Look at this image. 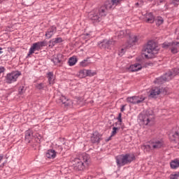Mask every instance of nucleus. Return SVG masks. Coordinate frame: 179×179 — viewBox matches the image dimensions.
<instances>
[{"label": "nucleus", "instance_id": "nucleus-1", "mask_svg": "<svg viewBox=\"0 0 179 179\" xmlns=\"http://www.w3.org/2000/svg\"><path fill=\"white\" fill-rule=\"evenodd\" d=\"M110 9H112L111 7H108L107 3L105 2L104 5L101 6L100 8L90 12L88 17L90 20H93L95 22H101V17L106 16Z\"/></svg>", "mask_w": 179, "mask_h": 179}, {"label": "nucleus", "instance_id": "nucleus-2", "mask_svg": "<svg viewBox=\"0 0 179 179\" xmlns=\"http://www.w3.org/2000/svg\"><path fill=\"white\" fill-rule=\"evenodd\" d=\"M90 164V156L83 153L78 157L74 159L73 169L76 171H82Z\"/></svg>", "mask_w": 179, "mask_h": 179}, {"label": "nucleus", "instance_id": "nucleus-3", "mask_svg": "<svg viewBox=\"0 0 179 179\" xmlns=\"http://www.w3.org/2000/svg\"><path fill=\"white\" fill-rule=\"evenodd\" d=\"M159 52V49L154 41H148V44L143 49V57L147 59L155 58V55Z\"/></svg>", "mask_w": 179, "mask_h": 179}, {"label": "nucleus", "instance_id": "nucleus-4", "mask_svg": "<svg viewBox=\"0 0 179 179\" xmlns=\"http://www.w3.org/2000/svg\"><path fill=\"white\" fill-rule=\"evenodd\" d=\"M135 155L134 153H127L125 155H120L116 157V163L119 167L131 164L135 160Z\"/></svg>", "mask_w": 179, "mask_h": 179}, {"label": "nucleus", "instance_id": "nucleus-5", "mask_svg": "<svg viewBox=\"0 0 179 179\" xmlns=\"http://www.w3.org/2000/svg\"><path fill=\"white\" fill-rule=\"evenodd\" d=\"M164 146V143H163L162 140L153 139L150 141V145H145V148L150 150H157L159 149H162Z\"/></svg>", "mask_w": 179, "mask_h": 179}, {"label": "nucleus", "instance_id": "nucleus-6", "mask_svg": "<svg viewBox=\"0 0 179 179\" xmlns=\"http://www.w3.org/2000/svg\"><path fill=\"white\" fill-rule=\"evenodd\" d=\"M20 75H22V73H20V71H13L11 73H7L5 77L6 83H8V85L14 83V82H16L17 80V78H19V76H20Z\"/></svg>", "mask_w": 179, "mask_h": 179}, {"label": "nucleus", "instance_id": "nucleus-7", "mask_svg": "<svg viewBox=\"0 0 179 179\" xmlns=\"http://www.w3.org/2000/svg\"><path fill=\"white\" fill-rule=\"evenodd\" d=\"M153 110H148L145 114L140 119L143 125H149L150 122H153Z\"/></svg>", "mask_w": 179, "mask_h": 179}, {"label": "nucleus", "instance_id": "nucleus-8", "mask_svg": "<svg viewBox=\"0 0 179 179\" xmlns=\"http://www.w3.org/2000/svg\"><path fill=\"white\" fill-rule=\"evenodd\" d=\"M117 41L112 39H103L102 41L98 42V45L103 50H110L113 45H115Z\"/></svg>", "mask_w": 179, "mask_h": 179}, {"label": "nucleus", "instance_id": "nucleus-9", "mask_svg": "<svg viewBox=\"0 0 179 179\" xmlns=\"http://www.w3.org/2000/svg\"><path fill=\"white\" fill-rule=\"evenodd\" d=\"M163 48H169L172 54H177L178 52L179 42H164L162 44Z\"/></svg>", "mask_w": 179, "mask_h": 179}, {"label": "nucleus", "instance_id": "nucleus-10", "mask_svg": "<svg viewBox=\"0 0 179 179\" xmlns=\"http://www.w3.org/2000/svg\"><path fill=\"white\" fill-rule=\"evenodd\" d=\"M127 103H131V104H141L145 101V97L143 96H129L127 98Z\"/></svg>", "mask_w": 179, "mask_h": 179}, {"label": "nucleus", "instance_id": "nucleus-11", "mask_svg": "<svg viewBox=\"0 0 179 179\" xmlns=\"http://www.w3.org/2000/svg\"><path fill=\"white\" fill-rule=\"evenodd\" d=\"M171 80V78L167 75V73L162 76L161 77L157 78L154 83H157V85H163L165 82H169Z\"/></svg>", "mask_w": 179, "mask_h": 179}, {"label": "nucleus", "instance_id": "nucleus-12", "mask_svg": "<svg viewBox=\"0 0 179 179\" xmlns=\"http://www.w3.org/2000/svg\"><path fill=\"white\" fill-rule=\"evenodd\" d=\"M160 93H162L160 87H154L150 90L149 97L150 99H157Z\"/></svg>", "mask_w": 179, "mask_h": 179}, {"label": "nucleus", "instance_id": "nucleus-13", "mask_svg": "<svg viewBox=\"0 0 179 179\" xmlns=\"http://www.w3.org/2000/svg\"><path fill=\"white\" fill-rule=\"evenodd\" d=\"M64 56L62 54H58L57 56H55L52 59V62L55 64V65H57L59 66H61L64 62Z\"/></svg>", "mask_w": 179, "mask_h": 179}, {"label": "nucleus", "instance_id": "nucleus-14", "mask_svg": "<svg viewBox=\"0 0 179 179\" xmlns=\"http://www.w3.org/2000/svg\"><path fill=\"white\" fill-rule=\"evenodd\" d=\"M126 34H127V38H129V44L132 45V44H135L138 43V40H139V36H131V31L129 29L126 30Z\"/></svg>", "mask_w": 179, "mask_h": 179}, {"label": "nucleus", "instance_id": "nucleus-15", "mask_svg": "<svg viewBox=\"0 0 179 179\" xmlns=\"http://www.w3.org/2000/svg\"><path fill=\"white\" fill-rule=\"evenodd\" d=\"M35 137L36 135H34L33 130L28 129L25 131V142H27V143H30V142H31V139Z\"/></svg>", "mask_w": 179, "mask_h": 179}, {"label": "nucleus", "instance_id": "nucleus-16", "mask_svg": "<svg viewBox=\"0 0 179 179\" xmlns=\"http://www.w3.org/2000/svg\"><path fill=\"white\" fill-rule=\"evenodd\" d=\"M40 50H41V48L40 47L38 42L33 43L27 54V57H30V55L34 54L35 51H40Z\"/></svg>", "mask_w": 179, "mask_h": 179}, {"label": "nucleus", "instance_id": "nucleus-17", "mask_svg": "<svg viewBox=\"0 0 179 179\" xmlns=\"http://www.w3.org/2000/svg\"><path fill=\"white\" fill-rule=\"evenodd\" d=\"M59 103H62V106H64V107H71L72 106V101L66 99V96H62L59 99Z\"/></svg>", "mask_w": 179, "mask_h": 179}, {"label": "nucleus", "instance_id": "nucleus-18", "mask_svg": "<svg viewBox=\"0 0 179 179\" xmlns=\"http://www.w3.org/2000/svg\"><path fill=\"white\" fill-rule=\"evenodd\" d=\"M57 33V27L52 26L50 28L48 29L45 36L47 38H51L52 36H54Z\"/></svg>", "mask_w": 179, "mask_h": 179}, {"label": "nucleus", "instance_id": "nucleus-19", "mask_svg": "<svg viewBox=\"0 0 179 179\" xmlns=\"http://www.w3.org/2000/svg\"><path fill=\"white\" fill-rule=\"evenodd\" d=\"M141 69H142V65L139 63L131 64L128 68V71H129V72H138V71H141Z\"/></svg>", "mask_w": 179, "mask_h": 179}, {"label": "nucleus", "instance_id": "nucleus-20", "mask_svg": "<svg viewBox=\"0 0 179 179\" xmlns=\"http://www.w3.org/2000/svg\"><path fill=\"white\" fill-rule=\"evenodd\" d=\"M91 142L92 143H100V134L98 131L93 133L91 136Z\"/></svg>", "mask_w": 179, "mask_h": 179}, {"label": "nucleus", "instance_id": "nucleus-21", "mask_svg": "<svg viewBox=\"0 0 179 179\" xmlns=\"http://www.w3.org/2000/svg\"><path fill=\"white\" fill-rule=\"evenodd\" d=\"M120 2H121V0H111V1H106L108 8H111L112 9H114L117 5H119Z\"/></svg>", "mask_w": 179, "mask_h": 179}, {"label": "nucleus", "instance_id": "nucleus-22", "mask_svg": "<svg viewBox=\"0 0 179 179\" xmlns=\"http://www.w3.org/2000/svg\"><path fill=\"white\" fill-rule=\"evenodd\" d=\"M179 73V69L178 68H175L173 69H172V71H169L166 73V75H168V76H170L171 78V80L173 79V78H174V76H177V75H178Z\"/></svg>", "mask_w": 179, "mask_h": 179}, {"label": "nucleus", "instance_id": "nucleus-23", "mask_svg": "<svg viewBox=\"0 0 179 179\" xmlns=\"http://www.w3.org/2000/svg\"><path fill=\"white\" fill-rule=\"evenodd\" d=\"M62 41H64L62 40V38H61V37L53 38L49 41V43H50L49 47H51L52 48V47H54V45H55V44L62 43Z\"/></svg>", "mask_w": 179, "mask_h": 179}, {"label": "nucleus", "instance_id": "nucleus-24", "mask_svg": "<svg viewBox=\"0 0 179 179\" xmlns=\"http://www.w3.org/2000/svg\"><path fill=\"white\" fill-rule=\"evenodd\" d=\"M48 159H55L57 157V152L54 150H48L45 154Z\"/></svg>", "mask_w": 179, "mask_h": 179}, {"label": "nucleus", "instance_id": "nucleus-25", "mask_svg": "<svg viewBox=\"0 0 179 179\" xmlns=\"http://www.w3.org/2000/svg\"><path fill=\"white\" fill-rule=\"evenodd\" d=\"M115 37H117V38L119 40L121 38H124V37H128V34H127V30L120 31L119 32H117V36Z\"/></svg>", "mask_w": 179, "mask_h": 179}, {"label": "nucleus", "instance_id": "nucleus-26", "mask_svg": "<svg viewBox=\"0 0 179 179\" xmlns=\"http://www.w3.org/2000/svg\"><path fill=\"white\" fill-rule=\"evenodd\" d=\"M171 169L176 170V169H178L179 167V161L178 159H174L170 163Z\"/></svg>", "mask_w": 179, "mask_h": 179}, {"label": "nucleus", "instance_id": "nucleus-27", "mask_svg": "<svg viewBox=\"0 0 179 179\" xmlns=\"http://www.w3.org/2000/svg\"><path fill=\"white\" fill-rule=\"evenodd\" d=\"M48 82L49 85H54V73L52 72H49L48 73Z\"/></svg>", "mask_w": 179, "mask_h": 179}, {"label": "nucleus", "instance_id": "nucleus-28", "mask_svg": "<svg viewBox=\"0 0 179 179\" xmlns=\"http://www.w3.org/2000/svg\"><path fill=\"white\" fill-rule=\"evenodd\" d=\"M145 21L146 22H155V17L152 13H148L145 15Z\"/></svg>", "mask_w": 179, "mask_h": 179}, {"label": "nucleus", "instance_id": "nucleus-29", "mask_svg": "<svg viewBox=\"0 0 179 179\" xmlns=\"http://www.w3.org/2000/svg\"><path fill=\"white\" fill-rule=\"evenodd\" d=\"M35 87L38 90H44V89L47 87V85H45V83H37L36 84Z\"/></svg>", "mask_w": 179, "mask_h": 179}, {"label": "nucleus", "instance_id": "nucleus-30", "mask_svg": "<svg viewBox=\"0 0 179 179\" xmlns=\"http://www.w3.org/2000/svg\"><path fill=\"white\" fill-rule=\"evenodd\" d=\"M87 76V70H80L78 73V78H83Z\"/></svg>", "mask_w": 179, "mask_h": 179}, {"label": "nucleus", "instance_id": "nucleus-31", "mask_svg": "<svg viewBox=\"0 0 179 179\" xmlns=\"http://www.w3.org/2000/svg\"><path fill=\"white\" fill-rule=\"evenodd\" d=\"M76 62H78V59H76V57H71L69 59V65L70 66H73V65H75Z\"/></svg>", "mask_w": 179, "mask_h": 179}, {"label": "nucleus", "instance_id": "nucleus-32", "mask_svg": "<svg viewBox=\"0 0 179 179\" xmlns=\"http://www.w3.org/2000/svg\"><path fill=\"white\" fill-rule=\"evenodd\" d=\"M90 64V61L89 59H84L80 63V66H87Z\"/></svg>", "mask_w": 179, "mask_h": 179}, {"label": "nucleus", "instance_id": "nucleus-33", "mask_svg": "<svg viewBox=\"0 0 179 179\" xmlns=\"http://www.w3.org/2000/svg\"><path fill=\"white\" fill-rule=\"evenodd\" d=\"M117 131H118V127H113V131L111 132V135H110L109 139H111L112 136H114L117 134Z\"/></svg>", "mask_w": 179, "mask_h": 179}, {"label": "nucleus", "instance_id": "nucleus-34", "mask_svg": "<svg viewBox=\"0 0 179 179\" xmlns=\"http://www.w3.org/2000/svg\"><path fill=\"white\" fill-rule=\"evenodd\" d=\"M154 22H155V23H163V22H164V20H163V17H157L155 19L154 18Z\"/></svg>", "mask_w": 179, "mask_h": 179}, {"label": "nucleus", "instance_id": "nucleus-35", "mask_svg": "<svg viewBox=\"0 0 179 179\" xmlns=\"http://www.w3.org/2000/svg\"><path fill=\"white\" fill-rule=\"evenodd\" d=\"M179 177V171L176 172L174 174H171L170 179H178Z\"/></svg>", "mask_w": 179, "mask_h": 179}, {"label": "nucleus", "instance_id": "nucleus-36", "mask_svg": "<svg viewBox=\"0 0 179 179\" xmlns=\"http://www.w3.org/2000/svg\"><path fill=\"white\" fill-rule=\"evenodd\" d=\"M25 92H26V88L24 86L20 87L19 94H24Z\"/></svg>", "mask_w": 179, "mask_h": 179}, {"label": "nucleus", "instance_id": "nucleus-37", "mask_svg": "<svg viewBox=\"0 0 179 179\" xmlns=\"http://www.w3.org/2000/svg\"><path fill=\"white\" fill-rule=\"evenodd\" d=\"M42 138L43 137L41 136V135L38 134V133H36L35 134V139H36V142H41Z\"/></svg>", "mask_w": 179, "mask_h": 179}, {"label": "nucleus", "instance_id": "nucleus-38", "mask_svg": "<svg viewBox=\"0 0 179 179\" xmlns=\"http://www.w3.org/2000/svg\"><path fill=\"white\" fill-rule=\"evenodd\" d=\"M38 43L39 44V47H41V48L42 47H47V41H43L41 42H38Z\"/></svg>", "mask_w": 179, "mask_h": 179}, {"label": "nucleus", "instance_id": "nucleus-39", "mask_svg": "<svg viewBox=\"0 0 179 179\" xmlns=\"http://www.w3.org/2000/svg\"><path fill=\"white\" fill-rule=\"evenodd\" d=\"M94 75H96V72L92 70H87V76H94Z\"/></svg>", "mask_w": 179, "mask_h": 179}, {"label": "nucleus", "instance_id": "nucleus-40", "mask_svg": "<svg viewBox=\"0 0 179 179\" xmlns=\"http://www.w3.org/2000/svg\"><path fill=\"white\" fill-rule=\"evenodd\" d=\"M125 51H127V49L122 48L118 54L120 55V57H122V55H124V54H125Z\"/></svg>", "mask_w": 179, "mask_h": 179}, {"label": "nucleus", "instance_id": "nucleus-41", "mask_svg": "<svg viewBox=\"0 0 179 179\" xmlns=\"http://www.w3.org/2000/svg\"><path fill=\"white\" fill-rule=\"evenodd\" d=\"M90 37H92V36L89 33H86L83 34V38H85L86 40H88L89 38H90Z\"/></svg>", "mask_w": 179, "mask_h": 179}, {"label": "nucleus", "instance_id": "nucleus-42", "mask_svg": "<svg viewBox=\"0 0 179 179\" xmlns=\"http://www.w3.org/2000/svg\"><path fill=\"white\" fill-rule=\"evenodd\" d=\"M122 115L121 113H119L118 117H117V120L120 122V124H121V122H122V119L121 118Z\"/></svg>", "mask_w": 179, "mask_h": 179}, {"label": "nucleus", "instance_id": "nucleus-43", "mask_svg": "<svg viewBox=\"0 0 179 179\" xmlns=\"http://www.w3.org/2000/svg\"><path fill=\"white\" fill-rule=\"evenodd\" d=\"M179 137V131H176L173 134V138H178Z\"/></svg>", "mask_w": 179, "mask_h": 179}, {"label": "nucleus", "instance_id": "nucleus-44", "mask_svg": "<svg viewBox=\"0 0 179 179\" xmlns=\"http://www.w3.org/2000/svg\"><path fill=\"white\" fill-rule=\"evenodd\" d=\"M120 111H122V113H124V111H125V105L122 106Z\"/></svg>", "mask_w": 179, "mask_h": 179}, {"label": "nucleus", "instance_id": "nucleus-45", "mask_svg": "<svg viewBox=\"0 0 179 179\" xmlns=\"http://www.w3.org/2000/svg\"><path fill=\"white\" fill-rule=\"evenodd\" d=\"M3 160V155H0V163Z\"/></svg>", "mask_w": 179, "mask_h": 179}, {"label": "nucleus", "instance_id": "nucleus-46", "mask_svg": "<svg viewBox=\"0 0 179 179\" xmlns=\"http://www.w3.org/2000/svg\"><path fill=\"white\" fill-rule=\"evenodd\" d=\"M0 54H3V51H2V48H0Z\"/></svg>", "mask_w": 179, "mask_h": 179}, {"label": "nucleus", "instance_id": "nucleus-47", "mask_svg": "<svg viewBox=\"0 0 179 179\" xmlns=\"http://www.w3.org/2000/svg\"><path fill=\"white\" fill-rule=\"evenodd\" d=\"M174 2H179V0H173Z\"/></svg>", "mask_w": 179, "mask_h": 179}, {"label": "nucleus", "instance_id": "nucleus-48", "mask_svg": "<svg viewBox=\"0 0 179 179\" xmlns=\"http://www.w3.org/2000/svg\"><path fill=\"white\" fill-rule=\"evenodd\" d=\"M60 149H61V150H62V147H60Z\"/></svg>", "mask_w": 179, "mask_h": 179}, {"label": "nucleus", "instance_id": "nucleus-49", "mask_svg": "<svg viewBox=\"0 0 179 179\" xmlns=\"http://www.w3.org/2000/svg\"><path fill=\"white\" fill-rule=\"evenodd\" d=\"M117 123L116 122V123H115V125H117Z\"/></svg>", "mask_w": 179, "mask_h": 179}]
</instances>
